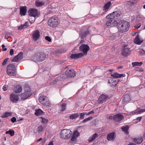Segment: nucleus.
<instances>
[{
    "mask_svg": "<svg viewBox=\"0 0 145 145\" xmlns=\"http://www.w3.org/2000/svg\"><path fill=\"white\" fill-rule=\"evenodd\" d=\"M79 135V133L78 131L75 130L73 132V135L77 138Z\"/></svg>",
    "mask_w": 145,
    "mask_h": 145,
    "instance_id": "nucleus-41",
    "label": "nucleus"
},
{
    "mask_svg": "<svg viewBox=\"0 0 145 145\" xmlns=\"http://www.w3.org/2000/svg\"><path fill=\"white\" fill-rule=\"evenodd\" d=\"M35 114L37 116H39V115H44V112L41 110L40 109H39L38 110H35Z\"/></svg>",
    "mask_w": 145,
    "mask_h": 145,
    "instance_id": "nucleus-26",
    "label": "nucleus"
},
{
    "mask_svg": "<svg viewBox=\"0 0 145 145\" xmlns=\"http://www.w3.org/2000/svg\"><path fill=\"white\" fill-rule=\"evenodd\" d=\"M89 32L88 30L86 31H85L84 32H83L81 33V37L82 38H84L85 37L86 35L89 33Z\"/></svg>",
    "mask_w": 145,
    "mask_h": 145,
    "instance_id": "nucleus-37",
    "label": "nucleus"
},
{
    "mask_svg": "<svg viewBox=\"0 0 145 145\" xmlns=\"http://www.w3.org/2000/svg\"><path fill=\"white\" fill-rule=\"evenodd\" d=\"M140 50L143 51L144 53H145V46L142 45L141 46Z\"/></svg>",
    "mask_w": 145,
    "mask_h": 145,
    "instance_id": "nucleus-52",
    "label": "nucleus"
},
{
    "mask_svg": "<svg viewBox=\"0 0 145 145\" xmlns=\"http://www.w3.org/2000/svg\"><path fill=\"white\" fill-rule=\"evenodd\" d=\"M5 45L4 44L2 45L1 47L3 48V51H6L7 50L6 48H5Z\"/></svg>",
    "mask_w": 145,
    "mask_h": 145,
    "instance_id": "nucleus-57",
    "label": "nucleus"
},
{
    "mask_svg": "<svg viewBox=\"0 0 145 145\" xmlns=\"http://www.w3.org/2000/svg\"><path fill=\"white\" fill-rule=\"evenodd\" d=\"M45 39L48 41L49 42H51V38L49 36H47L45 37Z\"/></svg>",
    "mask_w": 145,
    "mask_h": 145,
    "instance_id": "nucleus-48",
    "label": "nucleus"
},
{
    "mask_svg": "<svg viewBox=\"0 0 145 145\" xmlns=\"http://www.w3.org/2000/svg\"><path fill=\"white\" fill-rule=\"evenodd\" d=\"M7 72L9 75L11 76L15 75L16 71L14 65L12 64L8 65L7 67Z\"/></svg>",
    "mask_w": 145,
    "mask_h": 145,
    "instance_id": "nucleus-4",
    "label": "nucleus"
},
{
    "mask_svg": "<svg viewBox=\"0 0 145 145\" xmlns=\"http://www.w3.org/2000/svg\"><path fill=\"white\" fill-rule=\"evenodd\" d=\"M48 145H54V144L52 142H50Z\"/></svg>",
    "mask_w": 145,
    "mask_h": 145,
    "instance_id": "nucleus-64",
    "label": "nucleus"
},
{
    "mask_svg": "<svg viewBox=\"0 0 145 145\" xmlns=\"http://www.w3.org/2000/svg\"><path fill=\"white\" fill-rule=\"evenodd\" d=\"M29 25V24L28 22H26L23 25L24 27V28H26L27 26H28V25Z\"/></svg>",
    "mask_w": 145,
    "mask_h": 145,
    "instance_id": "nucleus-51",
    "label": "nucleus"
},
{
    "mask_svg": "<svg viewBox=\"0 0 145 145\" xmlns=\"http://www.w3.org/2000/svg\"><path fill=\"white\" fill-rule=\"evenodd\" d=\"M111 3L110 1H108L106 3L103 7V10L106 11L110 7Z\"/></svg>",
    "mask_w": 145,
    "mask_h": 145,
    "instance_id": "nucleus-27",
    "label": "nucleus"
},
{
    "mask_svg": "<svg viewBox=\"0 0 145 145\" xmlns=\"http://www.w3.org/2000/svg\"><path fill=\"white\" fill-rule=\"evenodd\" d=\"M112 26H115L117 25H118V27H119V22L118 23L115 20H112Z\"/></svg>",
    "mask_w": 145,
    "mask_h": 145,
    "instance_id": "nucleus-38",
    "label": "nucleus"
},
{
    "mask_svg": "<svg viewBox=\"0 0 145 145\" xmlns=\"http://www.w3.org/2000/svg\"><path fill=\"white\" fill-rule=\"evenodd\" d=\"M22 90V87L20 85H18L16 87L14 91L15 93H18L21 92Z\"/></svg>",
    "mask_w": 145,
    "mask_h": 145,
    "instance_id": "nucleus-30",
    "label": "nucleus"
},
{
    "mask_svg": "<svg viewBox=\"0 0 145 145\" xmlns=\"http://www.w3.org/2000/svg\"><path fill=\"white\" fill-rule=\"evenodd\" d=\"M45 3V1L44 0H37L35 4L37 7H40L43 5Z\"/></svg>",
    "mask_w": 145,
    "mask_h": 145,
    "instance_id": "nucleus-19",
    "label": "nucleus"
},
{
    "mask_svg": "<svg viewBox=\"0 0 145 145\" xmlns=\"http://www.w3.org/2000/svg\"><path fill=\"white\" fill-rule=\"evenodd\" d=\"M77 138V137L73 135L72 137V138H71V140L72 141H74L76 140Z\"/></svg>",
    "mask_w": 145,
    "mask_h": 145,
    "instance_id": "nucleus-49",
    "label": "nucleus"
},
{
    "mask_svg": "<svg viewBox=\"0 0 145 145\" xmlns=\"http://www.w3.org/2000/svg\"><path fill=\"white\" fill-rule=\"evenodd\" d=\"M59 106V110L61 112L63 111L66 109V104L65 103L60 104Z\"/></svg>",
    "mask_w": 145,
    "mask_h": 145,
    "instance_id": "nucleus-25",
    "label": "nucleus"
},
{
    "mask_svg": "<svg viewBox=\"0 0 145 145\" xmlns=\"http://www.w3.org/2000/svg\"><path fill=\"white\" fill-rule=\"evenodd\" d=\"M40 33L38 30L34 31L32 34V38L35 42L39 38Z\"/></svg>",
    "mask_w": 145,
    "mask_h": 145,
    "instance_id": "nucleus-11",
    "label": "nucleus"
},
{
    "mask_svg": "<svg viewBox=\"0 0 145 145\" xmlns=\"http://www.w3.org/2000/svg\"><path fill=\"white\" fill-rule=\"evenodd\" d=\"M43 104L44 106H45L47 108H48L51 106V103L48 99Z\"/></svg>",
    "mask_w": 145,
    "mask_h": 145,
    "instance_id": "nucleus-34",
    "label": "nucleus"
},
{
    "mask_svg": "<svg viewBox=\"0 0 145 145\" xmlns=\"http://www.w3.org/2000/svg\"><path fill=\"white\" fill-rule=\"evenodd\" d=\"M131 3L132 4H134L137 3V0L132 1H130Z\"/></svg>",
    "mask_w": 145,
    "mask_h": 145,
    "instance_id": "nucleus-59",
    "label": "nucleus"
},
{
    "mask_svg": "<svg viewBox=\"0 0 145 145\" xmlns=\"http://www.w3.org/2000/svg\"><path fill=\"white\" fill-rule=\"evenodd\" d=\"M92 118H93L92 117H90L86 119H85L84 120H83V123H85L88 121H90L91 120V119H92Z\"/></svg>",
    "mask_w": 145,
    "mask_h": 145,
    "instance_id": "nucleus-44",
    "label": "nucleus"
},
{
    "mask_svg": "<svg viewBox=\"0 0 145 145\" xmlns=\"http://www.w3.org/2000/svg\"><path fill=\"white\" fill-rule=\"evenodd\" d=\"M98 136L97 134L95 133L90 136L88 139L89 142H91L94 140Z\"/></svg>",
    "mask_w": 145,
    "mask_h": 145,
    "instance_id": "nucleus-24",
    "label": "nucleus"
},
{
    "mask_svg": "<svg viewBox=\"0 0 145 145\" xmlns=\"http://www.w3.org/2000/svg\"><path fill=\"white\" fill-rule=\"evenodd\" d=\"M125 75L124 74H119L117 72H114L111 74V76L115 78H120L122 77H124Z\"/></svg>",
    "mask_w": 145,
    "mask_h": 145,
    "instance_id": "nucleus-20",
    "label": "nucleus"
},
{
    "mask_svg": "<svg viewBox=\"0 0 145 145\" xmlns=\"http://www.w3.org/2000/svg\"><path fill=\"white\" fill-rule=\"evenodd\" d=\"M11 113L9 112H6L5 113L1 115V117L2 118H5L7 117H8L9 116H10L11 115Z\"/></svg>",
    "mask_w": 145,
    "mask_h": 145,
    "instance_id": "nucleus-35",
    "label": "nucleus"
},
{
    "mask_svg": "<svg viewBox=\"0 0 145 145\" xmlns=\"http://www.w3.org/2000/svg\"><path fill=\"white\" fill-rule=\"evenodd\" d=\"M115 133L112 132L108 134L107 136V139L109 141H113L115 139Z\"/></svg>",
    "mask_w": 145,
    "mask_h": 145,
    "instance_id": "nucleus-18",
    "label": "nucleus"
},
{
    "mask_svg": "<svg viewBox=\"0 0 145 145\" xmlns=\"http://www.w3.org/2000/svg\"><path fill=\"white\" fill-rule=\"evenodd\" d=\"M130 100V96L129 95L127 94L124 95V98L122 100V101L123 102L125 103L129 101Z\"/></svg>",
    "mask_w": 145,
    "mask_h": 145,
    "instance_id": "nucleus-31",
    "label": "nucleus"
},
{
    "mask_svg": "<svg viewBox=\"0 0 145 145\" xmlns=\"http://www.w3.org/2000/svg\"><path fill=\"white\" fill-rule=\"evenodd\" d=\"M133 141L137 144H140L143 141V139L141 138H134L133 139Z\"/></svg>",
    "mask_w": 145,
    "mask_h": 145,
    "instance_id": "nucleus-28",
    "label": "nucleus"
},
{
    "mask_svg": "<svg viewBox=\"0 0 145 145\" xmlns=\"http://www.w3.org/2000/svg\"><path fill=\"white\" fill-rule=\"evenodd\" d=\"M107 117L110 119L113 120L114 121L117 122L120 121L124 118L123 115L120 114H117L115 115H108Z\"/></svg>",
    "mask_w": 145,
    "mask_h": 145,
    "instance_id": "nucleus-3",
    "label": "nucleus"
},
{
    "mask_svg": "<svg viewBox=\"0 0 145 145\" xmlns=\"http://www.w3.org/2000/svg\"><path fill=\"white\" fill-rule=\"evenodd\" d=\"M19 97L17 95L13 93H12L10 97V100L13 103H16L18 101Z\"/></svg>",
    "mask_w": 145,
    "mask_h": 145,
    "instance_id": "nucleus-13",
    "label": "nucleus"
},
{
    "mask_svg": "<svg viewBox=\"0 0 145 145\" xmlns=\"http://www.w3.org/2000/svg\"><path fill=\"white\" fill-rule=\"evenodd\" d=\"M94 111L93 110H92L89 112L87 114H86L87 115H89L90 114H93L94 113Z\"/></svg>",
    "mask_w": 145,
    "mask_h": 145,
    "instance_id": "nucleus-58",
    "label": "nucleus"
},
{
    "mask_svg": "<svg viewBox=\"0 0 145 145\" xmlns=\"http://www.w3.org/2000/svg\"><path fill=\"white\" fill-rule=\"evenodd\" d=\"M65 73L69 77H74L76 75L75 72L73 69H67L65 71Z\"/></svg>",
    "mask_w": 145,
    "mask_h": 145,
    "instance_id": "nucleus-12",
    "label": "nucleus"
},
{
    "mask_svg": "<svg viewBox=\"0 0 145 145\" xmlns=\"http://www.w3.org/2000/svg\"><path fill=\"white\" fill-rule=\"evenodd\" d=\"M86 112H83L82 113H80V120H82L84 118V115L86 114Z\"/></svg>",
    "mask_w": 145,
    "mask_h": 145,
    "instance_id": "nucleus-42",
    "label": "nucleus"
},
{
    "mask_svg": "<svg viewBox=\"0 0 145 145\" xmlns=\"http://www.w3.org/2000/svg\"><path fill=\"white\" fill-rule=\"evenodd\" d=\"M80 113H78L72 114L71 115H70L69 118L70 119L73 120L75 119L76 118L78 117L80 115Z\"/></svg>",
    "mask_w": 145,
    "mask_h": 145,
    "instance_id": "nucleus-29",
    "label": "nucleus"
},
{
    "mask_svg": "<svg viewBox=\"0 0 145 145\" xmlns=\"http://www.w3.org/2000/svg\"><path fill=\"white\" fill-rule=\"evenodd\" d=\"M112 13L114 15L115 17L119 16L121 14L120 11H115Z\"/></svg>",
    "mask_w": 145,
    "mask_h": 145,
    "instance_id": "nucleus-36",
    "label": "nucleus"
},
{
    "mask_svg": "<svg viewBox=\"0 0 145 145\" xmlns=\"http://www.w3.org/2000/svg\"><path fill=\"white\" fill-rule=\"evenodd\" d=\"M143 42V40H140L139 38V36L137 35L135 37L134 42L135 43L137 44H140Z\"/></svg>",
    "mask_w": 145,
    "mask_h": 145,
    "instance_id": "nucleus-23",
    "label": "nucleus"
},
{
    "mask_svg": "<svg viewBox=\"0 0 145 145\" xmlns=\"http://www.w3.org/2000/svg\"><path fill=\"white\" fill-rule=\"evenodd\" d=\"M72 133V132L69 129H64L61 131L60 136L62 138H68L71 137Z\"/></svg>",
    "mask_w": 145,
    "mask_h": 145,
    "instance_id": "nucleus-5",
    "label": "nucleus"
},
{
    "mask_svg": "<svg viewBox=\"0 0 145 145\" xmlns=\"http://www.w3.org/2000/svg\"><path fill=\"white\" fill-rule=\"evenodd\" d=\"M141 24L140 23H138L135 25V27L137 28H139L141 26Z\"/></svg>",
    "mask_w": 145,
    "mask_h": 145,
    "instance_id": "nucleus-55",
    "label": "nucleus"
},
{
    "mask_svg": "<svg viewBox=\"0 0 145 145\" xmlns=\"http://www.w3.org/2000/svg\"><path fill=\"white\" fill-rule=\"evenodd\" d=\"M129 127L128 126H123L121 127V129L122 131L127 134H128L129 133V132L128 131L129 130Z\"/></svg>",
    "mask_w": 145,
    "mask_h": 145,
    "instance_id": "nucleus-32",
    "label": "nucleus"
},
{
    "mask_svg": "<svg viewBox=\"0 0 145 145\" xmlns=\"http://www.w3.org/2000/svg\"><path fill=\"white\" fill-rule=\"evenodd\" d=\"M145 112V109H140V108H137V109L134 111L131 112V114H141V113Z\"/></svg>",
    "mask_w": 145,
    "mask_h": 145,
    "instance_id": "nucleus-16",
    "label": "nucleus"
},
{
    "mask_svg": "<svg viewBox=\"0 0 145 145\" xmlns=\"http://www.w3.org/2000/svg\"><path fill=\"white\" fill-rule=\"evenodd\" d=\"M139 53L141 55H143L145 54V53L143 52V51L140 50L139 51Z\"/></svg>",
    "mask_w": 145,
    "mask_h": 145,
    "instance_id": "nucleus-61",
    "label": "nucleus"
},
{
    "mask_svg": "<svg viewBox=\"0 0 145 145\" xmlns=\"http://www.w3.org/2000/svg\"><path fill=\"white\" fill-rule=\"evenodd\" d=\"M9 59L8 58H7L5 59L3 62L2 63V65L3 66L5 65L8 61V60Z\"/></svg>",
    "mask_w": 145,
    "mask_h": 145,
    "instance_id": "nucleus-46",
    "label": "nucleus"
},
{
    "mask_svg": "<svg viewBox=\"0 0 145 145\" xmlns=\"http://www.w3.org/2000/svg\"><path fill=\"white\" fill-rule=\"evenodd\" d=\"M80 50L83 52V54L87 55V52L89 51L90 48L87 44H82L79 47Z\"/></svg>",
    "mask_w": 145,
    "mask_h": 145,
    "instance_id": "nucleus-8",
    "label": "nucleus"
},
{
    "mask_svg": "<svg viewBox=\"0 0 145 145\" xmlns=\"http://www.w3.org/2000/svg\"><path fill=\"white\" fill-rule=\"evenodd\" d=\"M23 57V54L22 52H20L17 56H15L13 60L12 61L17 62L19 61Z\"/></svg>",
    "mask_w": 145,
    "mask_h": 145,
    "instance_id": "nucleus-14",
    "label": "nucleus"
},
{
    "mask_svg": "<svg viewBox=\"0 0 145 145\" xmlns=\"http://www.w3.org/2000/svg\"><path fill=\"white\" fill-rule=\"evenodd\" d=\"M83 53H81L76 54H72L70 56L72 59H78L81 57L84 56Z\"/></svg>",
    "mask_w": 145,
    "mask_h": 145,
    "instance_id": "nucleus-17",
    "label": "nucleus"
},
{
    "mask_svg": "<svg viewBox=\"0 0 145 145\" xmlns=\"http://www.w3.org/2000/svg\"><path fill=\"white\" fill-rule=\"evenodd\" d=\"M24 28L23 25H21L20 26L18 27V29L19 30H21L23 29Z\"/></svg>",
    "mask_w": 145,
    "mask_h": 145,
    "instance_id": "nucleus-62",
    "label": "nucleus"
},
{
    "mask_svg": "<svg viewBox=\"0 0 145 145\" xmlns=\"http://www.w3.org/2000/svg\"><path fill=\"white\" fill-rule=\"evenodd\" d=\"M16 118L14 117H12L11 119V121L13 123H14L15 122H16Z\"/></svg>",
    "mask_w": 145,
    "mask_h": 145,
    "instance_id": "nucleus-50",
    "label": "nucleus"
},
{
    "mask_svg": "<svg viewBox=\"0 0 145 145\" xmlns=\"http://www.w3.org/2000/svg\"><path fill=\"white\" fill-rule=\"evenodd\" d=\"M129 27V23L127 21H121L119 22L118 27L122 33L128 30Z\"/></svg>",
    "mask_w": 145,
    "mask_h": 145,
    "instance_id": "nucleus-1",
    "label": "nucleus"
},
{
    "mask_svg": "<svg viewBox=\"0 0 145 145\" xmlns=\"http://www.w3.org/2000/svg\"><path fill=\"white\" fill-rule=\"evenodd\" d=\"M31 95L30 89H29L27 90H25V91L21 95V98L23 99H25L30 97Z\"/></svg>",
    "mask_w": 145,
    "mask_h": 145,
    "instance_id": "nucleus-10",
    "label": "nucleus"
},
{
    "mask_svg": "<svg viewBox=\"0 0 145 145\" xmlns=\"http://www.w3.org/2000/svg\"><path fill=\"white\" fill-rule=\"evenodd\" d=\"M142 117H138L137 118L136 120L137 121V122H140L142 119Z\"/></svg>",
    "mask_w": 145,
    "mask_h": 145,
    "instance_id": "nucleus-56",
    "label": "nucleus"
},
{
    "mask_svg": "<svg viewBox=\"0 0 145 145\" xmlns=\"http://www.w3.org/2000/svg\"><path fill=\"white\" fill-rule=\"evenodd\" d=\"M48 98L45 96H41L39 98V102L43 105L45 103V102L47 100Z\"/></svg>",
    "mask_w": 145,
    "mask_h": 145,
    "instance_id": "nucleus-22",
    "label": "nucleus"
},
{
    "mask_svg": "<svg viewBox=\"0 0 145 145\" xmlns=\"http://www.w3.org/2000/svg\"><path fill=\"white\" fill-rule=\"evenodd\" d=\"M112 20H109L106 22V25L108 26H110L112 27Z\"/></svg>",
    "mask_w": 145,
    "mask_h": 145,
    "instance_id": "nucleus-39",
    "label": "nucleus"
},
{
    "mask_svg": "<svg viewBox=\"0 0 145 145\" xmlns=\"http://www.w3.org/2000/svg\"><path fill=\"white\" fill-rule=\"evenodd\" d=\"M10 33H7L6 34L5 36V39H8L10 37Z\"/></svg>",
    "mask_w": 145,
    "mask_h": 145,
    "instance_id": "nucleus-47",
    "label": "nucleus"
},
{
    "mask_svg": "<svg viewBox=\"0 0 145 145\" xmlns=\"http://www.w3.org/2000/svg\"><path fill=\"white\" fill-rule=\"evenodd\" d=\"M108 96L106 95L102 94L99 97L98 99L99 103H102L106 101L108 99Z\"/></svg>",
    "mask_w": 145,
    "mask_h": 145,
    "instance_id": "nucleus-15",
    "label": "nucleus"
},
{
    "mask_svg": "<svg viewBox=\"0 0 145 145\" xmlns=\"http://www.w3.org/2000/svg\"><path fill=\"white\" fill-rule=\"evenodd\" d=\"M29 15L31 16L35 17L39 14L38 10L35 8H31L28 11Z\"/></svg>",
    "mask_w": 145,
    "mask_h": 145,
    "instance_id": "nucleus-9",
    "label": "nucleus"
},
{
    "mask_svg": "<svg viewBox=\"0 0 145 145\" xmlns=\"http://www.w3.org/2000/svg\"><path fill=\"white\" fill-rule=\"evenodd\" d=\"M59 24L58 19L57 17L51 18L49 20L48 22V25L53 27H57Z\"/></svg>",
    "mask_w": 145,
    "mask_h": 145,
    "instance_id": "nucleus-6",
    "label": "nucleus"
},
{
    "mask_svg": "<svg viewBox=\"0 0 145 145\" xmlns=\"http://www.w3.org/2000/svg\"><path fill=\"white\" fill-rule=\"evenodd\" d=\"M130 48L128 47V45L124 46L121 52L122 55L127 57L130 54Z\"/></svg>",
    "mask_w": 145,
    "mask_h": 145,
    "instance_id": "nucleus-7",
    "label": "nucleus"
},
{
    "mask_svg": "<svg viewBox=\"0 0 145 145\" xmlns=\"http://www.w3.org/2000/svg\"><path fill=\"white\" fill-rule=\"evenodd\" d=\"M3 89L4 91H6L7 90V86L6 85H4L3 88Z\"/></svg>",
    "mask_w": 145,
    "mask_h": 145,
    "instance_id": "nucleus-63",
    "label": "nucleus"
},
{
    "mask_svg": "<svg viewBox=\"0 0 145 145\" xmlns=\"http://www.w3.org/2000/svg\"><path fill=\"white\" fill-rule=\"evenodd\" d=\"M6 134H9L11 136H12L14 135V131H11L10 130H9L7 131L6 132Z\"/></svg>",
    "mask_w": 145,
    "mask_h": 145,
    "instance_id": "nucleus-40",
    "label": "nucleus"
},
{
    "mask_svg": "<svg viewBox=\"0 0 145 145\" xmlns=\"http://www.w3.org/2000/svg\"><path fill=\"white\" fill-rule=\"evenodd\" d=\"M43 130V128L42 126H40L38 127L37 131L39 133H41Z\"/></svg>",
    "mask_w": 145,
    "mask_h": 145,
    "instance_id": "nucleus-43",
    "label": "nucleus"
},
{
    "mask_svg": "<svg viewBox=\"0 0 145 145\" xmlns=\"http://www.w3.org/2000/svg\"><path fill=\"white\" fill-rule=\"evenodd\" d=\"M57 82V79H55L54 80H53L52 82L51 83V84H56Z\"/></svg>",
    "mask_w": 145,
    "mask_h": 145,
    "instance_id": "nucleus-60",
    "label": "nucleus"
},
{
    "mask_svg": "<svg viewBox=\"0 0 145 145\" xmlns=\"http://www.w3.org/2000/svg\"><path fill=\"white\" fill-rule=\"evenodd\" d=\"M115 18V16L113 13L110 14L106 16L107 19L111 20H114L113 19Z\"/></svg>",
    "mask_w": 145,
    "mask_h": 145,
    "instance_id": "nucleus-33",
    "label": "nucleus"
},
{
    "mask_svg": "<svg viewBox=\"0 0 145 145\" xmlns=\"http://www.w3.org/2000/svg\"><path fill=\"white\" fill-rule=\"evenodd\" d=\"M27 9L26 7H22L20 8V14L22 16H25L26 13Z\"/></svg>",
    "mask_w": 145,
    "mask_h": 145,
    "instance_id": "nucleus-21",
    "label": "nucleus"
},
{
    "mask_svg": "<svg viewBox=\"0 0 145 145\" xmlns=\"http://www.w3.org/2000/svg\"><path fill=\"white\" fill-rule=\"evenodd\" d=\"M14 51L13 49H11L10 50V54L11 56H12L14 54Z\"/></svg>",
    "mask_w": 145,
    "mask_h": 145,
    "instance_id": "nucleus-53",
    "label": "nucleus"
},
{
    "mask_svg": "<svg viewBox=\"0 0 145 145\" xmlns=\"http://www.w3.org/2000/svg\"><path fill=\"white\" fill-rule=\"evenodd\" d=\"M132 65L133 66H138V62H133L132 63Z\"/></svg>",
    "mask_w": 145,
    "mask_h": 145,
    "instance_id": "nucleus-54",
    "label": "nucleus"
},
{
    "mask_svg": "<svg viewBox=\"0 0 145 145\" xmlns=\"http://www.w3.org/2000/svg\"><path fill=\"white\" fill-rule=\"evenodd\" d=\"M42 120L41 122L44 123L46 124L48 123V120L46 119H45L44 118H43L42 117L41 118Z\"/></svg>",
    "mask_w": 145,
    "mask_h": 145,
    "instance_id": "nucleus-45",
    "label": "nucleus"
},
{
    "mask_svg": "<svg viewBox=\"0 0 145 145\" xmlns=\"http://www.w3.org/2000/svg\"><path fill=\"white\" fill-rule=\"evenodd\" d=\"M33 57L34 61L38 62H41L46 59V55L44 53H38L35 54Z\"/></svg>",
    "mask_w": 145,
    "mask_h": 145,
    "instance_id": "nucleus-2",
    "label": "nucleus"
}]
</instances>
